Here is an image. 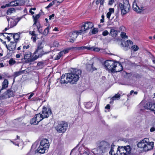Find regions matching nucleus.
<instances>
[{"label": "nucleus", "instance_id": "45", "mask_svg": "<svg viewBox=\"0 0 155 155\" xmlns=\"http://www.w3.org/2000/svg\"><path fill=\"white\" fill-rule=\"evenodd\" d=\"M98 32L97 29L96 28H93L91 31L92 33L93 34H95L97 33Z\"/></svg>", "mask_w": 155, "mask_h": 155}, {"label": "nucleus", "instance_id": "51", "mask_svg": "<svg viewBox=\"0 0 155 155\" xmlns=\"http://www.w3.org/2000/svg\"><path fill=\"white\" fill-rule=\"evenodd\" d=\"M10 7L9 4H6L5 5H2L1 8H5L6 7Z\"/></svg>", "mask_w": 155, "mask_h": 155}, {"label": "nucleus", "instance_id": "62", "mask_svg": "<svg viewBox=\"0 0 155 155\" xmlns=\"http://www.w3.org/2000/svg\"><path fill=\"white\" fill-rule=\"evenodd\" d=\"M21 18L22 17L17 18L16 19L17 22H18L19 21L21 20Z\"/></svg>", "mask_w": 155, "mask_h": 155}, {"label": "nucleus", "instance_id": "37", "mask_svg": "<svg viewBox=\"0 0 155 155\" xmlns=\"http://www.w3.org/2000/svg\"><path fill=\"white\" fill-rule=\"evenodd\" d=\"M120 36L122 39L127 38H128V36L126 35V33L123 32H121L120 34Z\"/></svg>", "mask_w": 155, "mask_h": 155}, {"label": "nucleus", "instance_id": "12", "mask_svg": "<svg viewBox=\"0 0 155 155\" xmlns=\"http://www.w3.org/2000/svg\"><path fill=\"white\" fill-rule=\"evenodd\" d=\"M44 117L41 113L36 114L34 117L31 119L30 121L31 124L36 125L44 119Z\"/></svg>", "mask_w": 155, "mask_h": 155}, {"label": "nucleus", "instance_id": "32", "mask_svg": "<svg viewBox=\"0 0 155 155\" xmlns=\"http://www.w3.org/2000/svg\"><path fill=\"white\" fill-rule=\"evenodd\" d=\"M87 48L86 46H81L80 47H72L71 48H71V49H74L76 50H84L86 49Z\"/></svg>", "mask_w": 155, "mask_h": 155}, {"label": "nucleus", "instance_id": "61", "mask_svg": "<svg viewBox=\"0 0 155 155\" xmlns=\"http://www.w3.org/2000/svg\"><path fill=\"white\" fill-rule=\"evenodd\" d=\"M34 94L31 93L28 98V99H30L34 95Z\"/></svg>", "mask_w": 155, "mask_h": 155}, {"label": "nucleus", "instance_id": "59", "mask_svg": "<svg viewBox=\"0 0 155 155\" xmlns=\"http://www.w3.org/2000/svg\"><path fill=\"white\" fill-rule=\"evenodd\" d=\"M64 0H54V1H57V3H58L59 4L61 3L62 2H63V1Z\"/></svg>", "mask_w": 155, "mask_h": 155}, {"label": "nucleus", "instance_id": "29", "mask_svg": "<svg viewBox=\"0 0 155 155\" xmlns=\"http://www.w3.org/2000/svg\"><path fill=\"white\" fill-rule=\"evenodd\" d=\"M8 82L7 79H5L2 84V89H5L8 86Z\"/></svg>", "mask_w": 155, "mask_h": 155}, {"label": "nucleus", "instance_id": "10", "mask_svg": "<svg viewBox=\"0 0 155 155\" xmlns=\"http://www.w3.org/2000/svg\"><path fill=\"white\" fill-rule=\"evenodd\" d=\"M41 49L37 48L34 52L35 54L34 56L30 59V61H34L38 58L41 57L43 55L47 54L50 51H44L43 50H41Z\"/></svg>", "mask_w": 155, "mask_h": 155}, {"label": "nucleus", "instance_id": "26", "mask_svg": "<svg viewBox=\"0 0 155 155\" xmlns=\"http://www.w3.org/2000/svg\"><path fill=\"white\" fill-rule=\"evenodd\" d=\"M21 33V32H19L16 33H9V35H11V36L13 35V39H19L20 37V35Z\"/></svg>", "mask_w": 155, "mask_h": 155}, {"label": "nucleus", "instance_id": "56", "mask_svg": "<svg viewBox=\"0 0 155 155\" xmlns=\"http://www.w3.org/2000/svg\"><path fill=\"white\" fill-rule=\"evenodd\" d=\"M114 2V0H110L108 2V4L110 5H112Z\"/></svg>", "mask_w": 155, "mask_h": 155}, {"label": "nucleus", "instance_id": "27", "mask_svg": "<svg viewBox=\"0 0 155 155\" xmlns=\"http://www.w3.org/2000/svg\"><path fill=\"white\" fill-rule=\"evenodd\" d=\"M120 94L118 93L116 94L110 99L111 101L110 102V103L111 104V102H113V101L114 100H117L120 99Z\"/></svg>", "mask_w": 155, "mask_h": 155}, {"label": "nucleus", "instance_id": "36", "mask_svg": "<svg viewBox=\"0 0 155 155\" xmlns=\"http://www.w3.org/2000/svg\"><path fill=\"white\" fill-rule=\"evenodd\" d=\"M15 9L14 8H9L7 11V15L10 14L13 12V11L15 12Z\"/></svg>", "mask_w": 155, "mask_h": 155}, {"label": "nucleus", "instance_id": "2", "mask_svg": "<svg viewBox=\"0 0 155 155\" xmlns=\"http://www.w3.org/2000/svg\"><path fill=\"white\" fill-rule=\"evenodd\" d=\"M118 43L121 46L123 49L125 51H127L131 49L134 51H137L139 48L136 45H133V42L130 39L125 41L124 39H117Z\"/></svg>", "mask_w": 155, "mask_h": 155}, {"label": "nucleus", "instance_id": "7", "mask_svg": "<svg viewBox=\"0 0 155 155\" xmlns=\"http://www.w3.org/2000/svg\"><path fill=\"white\" fill-rule=\"evenodd\" d=\"M141 2V0H135L132 4L133 10L138 13L141 12L143 10V6Z\"/></svg>", "mask_w": 155, "mask_h": 155}, {"label": "nucleus", "instance_id": "55", "mask_svg": "<svg viewBox=\"0 0 155 155\" xmlns=\"http://www.w3.org/2000/svg\"><path fill=\"white\" fill-rule=\"evenodd\" d=\"M111 14L110 12H109L107 13V18L109 19L110 18V16L111 15Z\"/></svg>", "mask_w": 155, "mask_h": 155}, {"label": "nucleus", "instance_id": "6", "mask_svg": "<svg viewBox=\"0 0 155 155\" xmlns=\"http://www.w3.org/2000/svg\"><path fill=\"white\" fill-rule=\"evenodd\" d=\"M49 143L47 139H43L41 141L40 145L38 149L35 151V153H44L49 148Z\"/></svg>", "mask_w": 155, "mask_h": 155}, {"label": "nucleus", "instance_id": "47", "mask_svg": "<svg viewBox=\"0 0 155 155\" xmlns=\"http://www.w3.org/2000/svg\"><path fill=\"white\" fill-rule=\"evenodd\" d=\"M59 43L57 41H55L53 43V45H51V47H58V45Z\"/></svg>", "mask_w": 155, "mask_h": 155}, {"label": "nucleus", "instance_id": "50", "mask_svg": "<svg viewBox=\"0 0 155 155\" xmlns=\"http://www.w3.org/2000/svg\"><path fill=\"white\" fill-rule=\"evenodd\" d=\"M109 34V32L107 30L104 31L102 33V35L104 36L107 35Z\"/></svg>", "mask_w": 155, "mask_h": 155}, {"label": "nucleus", "instance_id": "17", "mask_svg": "<svg viewBox=\"0 0 155 155\" xmlns=\"http://www.w3.org/2000/svg\"><path fill=\"white\" fill-rule=\"evenodd\" d=\"M17 90V88L15 86L12 87L11 89H8L6 94L8 97L14 96Z\"/></svg>", "mask_w": 155, "mask_h": 155}, {"label": "nucleus", "instance_id": "48", "mask_svg": "<svg viewBox=\"0 0 155 155\" xmlns=\"http://www.w3.org/2000/svg\"><path fill=\"white\" fill-rule=\"evenodd\" d=\"M16 140V139H15L13 141H12V140H10V141L14 145L18 146H19V143H17L16 142H15V140Z\"/></svg>", "mask_w": 155, "mask_h": 155}, {"label": "nucleus", "instance_id": "35", "mask_svg": "<svg viewBox=\"0 0 155 155\" xmlns=\"http://www.w3.org/2000/svg\"><path fill=\"white\" fill-rule=\"evenodd\" d=\"M87 48L86 49H88L89 50H91L92 51H99V49L97 48H94V47H87Z\"/></svg>", "mask_w": 155, "mask_h": 155}, {"label": "nucleus", "instance_id": "64", "mask_svg": "<svg viewBox=\"0 0 155 155\" xmlns=\"http://www.w3.org/2000/svg\"><path fill=\"white\" fill-rule=\"evenodd\" d=\"M29 12L31 13V15H33L35 13L34 12L32 11L31 9H30L29 10Z\"/></svg>", "mask_w": 155, "mask_h": 155}, {"label": "nucleus", "instance_id": "54", "mask_svg": "<svg viewBox=\"0 0 155 155\" xmlns=\"http://www.w3.org/2000/svg\"><path fill=\"white\" fill-rule=\"evenodd\" d=\"M104 15H102L101 16V22L103 23L104 22Z\"/></svg>", "mask_w": 155, "mask_h": 155}, {"label": "nucleus", "instance_id": "19", "mask_svg": "<svg viewBox=\"0 0 155 155\" xmlns=\"http://www.w3.org/2000/svg\"><path fill=\"white\" fill-rule=\"evenodd\" d=\"M81 34V33H80L79 30L73 31L69 34V39H76L78 35Z\"/></svg>", "mask_w": 155, "mask_h": 155}, {"label": "nucleus", "instance_id": "3", "mask_svg": "<svg viewBox=\"0 0 155 155\" xmlns=\"http://www.w3.org/2000/svg\"><path fill=\"white\" fill-rule=\"evenodd\" d=\"M137 146L143 151H147L153 149L154 142H150L149 139L145 138L138 142Z\"/></svg>", "mask_w": 155, "mask_h": 155}, {"label": "nucleus", "instance_id": "5", "mask_svg": "<svg viewBox=\"0 0 155 155\" xmlns=\"http://www.w3.org/2000/svg\"><path fill=\"white\" fill-rule=\"evenodd\" d=\"M118 8L120 10L121 15L124 16L129 12L131 7L129 1L128 0L124 1L123 3H120Z\"/></svg>", "mask_w": 155, "mask_h": 155}, {"label": "nucleus", "instance_id": "11", "mask_svg": "<svg viewBox=\"0 0 155 155\" xmlns=\"http://www.w3.org/2000/svg\"><path fill=\"white\" fill-rule=\"evenodd\" d=\"M115 62L111 60H107L105 61L104 63L105 68L109 71L114 72V68L115 64Z\"/></svg>", "mask_w": 155, "mask_h": 155}, {"label": "nucleus", "instance_id": "9", "mask_svg": "<svg viewBox=\"0 0 155 155\" xmlns=\"http://www.w3.org/2000/svg\"><path fill=\"white\" fill-rule=\"evenodd\" d=\"M94 26L93 23L90 21L83 23L81 25V29L79 30L80 33H81L82 34L85 33L87 30L91 29Z\"/></svg>", "mask_w": 155, "mask_h": 155}, {"label": "nucleus", "instance_id": "58", "mask_svg": "<svg viewBox=\"0 0 155 155\" xmlns=\"http://www.w3.org/2000/svg\"><path fill=\"white\" fill-rule=\"evenodd\" d=\"M155 130V128L154 127H152L150 129L151 132H153Z\"/></svg>", "mask_w": 155, "mask_h": 155}, {"label": "nucleus", "instance_id": "25", "mask_svg": "<svg viewBox=\"0 0 155 155\" xmlns=\"http://www.w3.org/2000/svg\"><path fill=\"white\" fill-rule=\"evenodd\" d=\"M31 56V53L30 51L28 52L26 54H25L24 58L25 59H27L28 62H32V61H30V59L33 58H30Z\"/></svg>", "mask_w": 155, "mask_h": 155}, {"label": "nucleus", "instance_id": "1", "mask_svg": "<svg viewBox=\"0 0 155 155\" xmlns=\"http://www.w3.org/2000/svg\"><path fill=\"white\" fill-rule=\"evenodd\" d=\"M97 147L94 149L97 154H104L108 151L110 147V145L109 143L105 141H99L97 143Z\"/></svg>", "mask_w": 155, "mask_h": 155}, {"label": "nucleus", "instance_id": "30", "mask_svg": "<svg viewBox=\"0 0 155 155\" xmlns=\"http://www.w3.org/2000/svg\"><path fill=\"white\" fill-rule=\"evenodd\" d=\"M17 5L18 6H22L25 5V0H16Z\"/></svg>", "mask_w": 155, "mask_h": 155}, {"label": "nucleus", "instance_id": "42", "mask_svg": "<svg viewBox=\"0 0 155 155\" xmlns=\"http://www.w3.org/2000/svg\"><path fill=\"white\" fill-rule=\"evenodd\" d=\"M16 62V61L14 60L13 58H11L9 61V64L10 65H13Z\"/></svg>", "mask_w": 155, "mask_h": 155}, {"label": "nucleus", "instance_id": "34", "mask_svg": "<svg viewBox=\"0 0 155 155\" xmlns=\"http://www.w3.org/2000/svg\"><path fill=\"white\" fill-rule=\"evenodd\" d=\"M17 2L16 0L10 2L8 4H9L10 6H18L17 5Z\"/></svg>", "mask_w": 155, "mask_h": 155}, {"label": "nucleus", "instance_id": "20", "mask_svg": "<svg viewBox=\"0 0 155 155\" xmlns=\"http://www.w3.org/2000/svg\"><path fill=\"white\" fill-rule=\"evenodd\" d=\"M113 70L114 72H119L123 70V67L120 63L115 62Z\"/></svg>", "mask_w": 155, "mask_h": 155}, {"label": "nucleus", "instance_id": "38", "mask_svg": "<svg viewBox=\"0 0 155 155\" xmlns=\"http://www.w3.org/2000/svg\"><path fill=\"white\" fill-rule=\"evenodd\" d=\"M49 25L45 29L44 31L43 32V34L44 35H46L49 32Z\"/></svg>", "mask_w": 155, "mask_h": 155}, {"label": "nucleus", "instance_id": "22", "mask_svg": "<svg viewBox=\"0 0 155 155\" xmlns=\"http://www.w3.org/2000/svg\"><path fill=\"white\" fill-rule=\"evenodd\" d=\"M45 45H46V42L44 40L40 39L38 42L37 48L42 49Z\"/></svg>", "mask_w": 155, "mask_h": 155}, {"label": "nucleus", "instance_id": "18", "mask_svg": "<svg viewBox=\"0 0 155 155\" xmlns=\"http://www.w3.org/2000/svg\"><path fill=\"white\" fill-rule=\"evenodd\" d=\"M51 111L50 109L44 107L41 114L42 115L44 118H47L51 114Z\"/></svg>", "mask_w": 155, "mask_h": 155}, {"label": "nucleus", "instance_id": "21", "mask_svg": "<svg viewBox=\"0 0 155 155\" xmlns=\"http://www.w3.org/2000/svg\"><path fill=\"white\" fill-rule=\"evenodd\" d=\"M144 107L147 110H150L152 111H155V103H147L145 105Z\"/></svg>", "mask_w": 155, "mask_h": 155}, {"label": "nucleus", "instance_id": "60", "mask_svg": "<svg viewBox=\"0 0 155 155\" xmlns=\"http://www.w3.org/2000/svg\"><path fill=\"white\" fill-rule=\"evenodd\" d=\"M110 106L109 104H107L105 107V108L106 109H110Z\"/></svg>", "mask_w": 155, "mask_h": 155}, {"label": "nucleus", "instance_id": "53", "mask_svg": "<svg viewBox=\"0 0 155 155\" xmlns=\"http://www.w3.org/2000/svg\"><path fill=\"white\" fill-rule=\"evenodd\" d=\"M55 16V15L54 14H52L51 15H50L49 16V19L51 20L52 19H53L54 18V17Z\"/></svg>", "mask_w": 155, "mask_h": 155}, {"label": "nucleus", "instance_id": "31", "mask_svg": "<svg viewBox=\"0 0 155 155\" xmlns=\"http://www.w3.org/2000/svg\"><path fill=\"white\" fill-rule=\"evenodd\" d=\"M117 31L114 29L110 30V32L111 35L113 37H115L117 35Z\"/></svg>", "mask_w": 155, "mask_h": 155}, {"label": "nucleus", "instance_id": "57", "mask_svg": "<svg viewBox=\"0 0 155 155\" xmlns=\"http://www.w3.org/2000/svg\"><path fill=\"white\" fill-rule=\"evenodd\" d=\"M0 41L2 42V43L4 44V45H5L6 46V47H7V44H6V42L5 41H4L3 40H2V39H0Z\"/></svg>", "mask_w": 155, "mask_h": 155}, {"label": "nucleus", "instance_id": "14", "mask_svg": "<svg viewBox=\"0 0 155 155\" xmlns=\"http://www.w3.org/2000/svg\"><path fill=\"white\" fill-rule=\"evenodd\" d=\"M68 125L66 123L62 122L59 124L56 127V129L58 132L61 133H64L65 132L67 128Z\"/></svg>", "mask_w": 155, "mask_h": 155}, {"label": "nucleus", "instance_id": "63", "mask_svg": "<svg viewBox=\"0 0 155 155\" xmlns=\"http://www.w3.org/2000/svg\"><path fill=\"white\" fill-rule=\"evenodd\" d=\"M134 91L133 90H132L130 91V94H128L127 95L128 96L131 95L133 93H134Z\"/></svg>", "mask_w": 155, "mask_h": 155}, {"label": "nucleus", "instance_id": "16", "mask_svg": "<svg viewBox=\"0 0 155 155\" xmlns=\"http://www.w3.org/2000/svg\"><path fill=\"white\" fill-rule=\"evenodd\" d=\"M40 16V13L36 15L35 17H34V15L33 16V17L34 18V23L33 24V26H34L35 25H36L38 31L39 32L41 33L42 31V29H41V28L42 27L41 25L39 23V24L38 25H36V23L38 21V20Z\"/></svg>", "mask_w": 155, "mask_h": 155}, {"label": "nucleus", "instance_id": "44", "mask_svg": "<svg viewBox=\"0 0 155 155\" xmlns=\"http://www.w3.org/2000/svg\"><path fill=\"white\" fill-rule=\"evenodd\" d=\"M55 3V1H53L52 2L50 3L49 5L46 7V8H50L51 6L53 5Z\"/></svg>", "mask_w": 155, "mask_h": 155}, {"label": "nucleus", "instance_id": "49", "mask_svg": "<svg viewBox=\"0 0 155 155\" xmlns=\"http://www.w3.org/2000/svg\"><path fill=\"white\" fill-rule=\"evenodd\" d=\"M134 77L136 78H141V76L138 74H136L134 75Z\"/></svg>", "mask_w": 155, "mask_h": 155}, {"label": "nucleus", "instance_id": "23", "mask_svg": "<svg viewBox=\"0 0 155 155\" xmlns=\"http://www.w3.org/2000/svg\"><path fill=\"white\" fill-rule=\"evenodd\" d=\"M66 75H62L61 77V78L60 80V82L61 84H67L69 83V79L68 78V74H66Z\"/></svg>", "mask_w": 155, "mask_h": 155}, {"label": "nucleus", "instance_id": "40", "mask_svg": "<svg viewBox=\"0 0 155 155\" xmlns=\"http://www.w3.org/2000/svg\"><path fill=\"white\" fill-rule=\"evenodd\" d=\"M71 50V48H69L64 49L62 51H61V52H62V54H66L69 51Z\"/></svg>", "mask_w": 155, "mask_h": 155}, {"label": "nucleus", "instance_id": "15", "mask_svg": "<svg viewBox=\"0 0 155 155\" xmlns=\"http://www.w3.org/2000/svg\"><path fill=\"white\" fill-rule=\"evenodd\" d=\"M111 146L110 150L109 152L110 155H120L119 150V146L117 148V147L113 144Z\"/></svg>", "mask_w": 155, "mask_h": 155}, {"label": "nucleus", "instance_id": "4", "mask_svg": "<svg viewBox=\"0 0 155 155\" xmlns=\"http://www.w3.org/2000/svg\"><path fill=\"white\" fill-rule=\"evenodd\" d=\"M81 73L80 70L75 69L70 73H68V78L69 79V83L71 84L75 83L79 80Z\"/></svg>", "mask_w": 155, "mask_h": 155}, {"label": "nucleus", "instance_id": "41", "mask_svg": "<svg viewBox=\"0 0 155 155\" xmlns=\"http://www.w3.org/2000/svg\"><path fill=\"white\" fill-rule=\"evenodd\" d=\"M63 55V54H62V52L60 51L58 54L57 57L55 58V60H58L61 57V56Z\"/></svg>", "mask_w": 155, "mask_h": 155}, {"label": "nucleus", "instance_id": "39", "mask_svg": "<svg viewBox=\"0 0 155 155\" xmlns=\"http://www.w3.org/2000/svg\"><path fill=\"white\" fill-rule=\"evenodd\" d=\"M83 155H93L92 153L88 150H86L83 153Z\"/></svg>", "mask_w": 155, "mask_h": 155}, {"label": "nucleus", "instance_id": "24", "mask_svg": "<svg viewBox=\"0 0 155 155\" xmlns=\"http://www.w3.org/2000/svg\"><path fill=\"white\" fill-rule=\"evenodd\" d=\"M91 64L87 63L86 64V68L87 71H93L96 70V68L93 67V62H90Z\"/></svg>", "mask_w": 155, "mask_h": 155}, {"label": "nucleus", "instance_id": "46", "mask_svg": "<svg viewBox=\"0 0 155 155\" xmlns=\"http://www.w3.org/2000/svg\"><path fill=\"white\" fill-rule=\"evenodd\" d=\"M104 0H96V4H99L100 3L101 5H103L104 4Z\"/></svg>", "mask_w": 155, "mask_h": 155}, {"label": "nucleus", "instance_id": "43", "mask_svg": "<svg viewBox=\"0 0 155 155\" xmlns=\"http://www.w3.org/2000/svg\"><path fill=\"white\" fill-rule=\"evenodd\" d=\"M31 35L33 36L31 37V39H36L37 35L35 34V31H33L32 32Z\"/></svg>", "mask_w": 155, "mask_h": 155}, {"label": "nucleus", "instance_id": "13", "mask_svg": "<svg viewBox=\"0 0 155 155\" xmlns=\"http://www.w3.org/2000/svg\"><path fill=\"white\" fill-rule=\"evenodd\" d=\"M11 39H8L7 42L9 43L7 46V48L9 51H14L16 47V44L18 39H13V41H11Z\"/></svg>", "mask_w": 155, "mask_h": 155}, {"label": "nucleus", "instance_id": "8", "mask_svg": "<svg viewBox=\"0 0 155 155\" xmlns=\"http://www.w3.org/2000/svg\"><path fill=\"white\" fill-rule=\"evenodd\" d=\"M132 149L129 145L119 146L120 155H132Z\"/></svg>", "mask_w": 155, "mask_h": 155}, {"label": "nucleus", "instance_id": "33", "mask_svg": "<svg viewBox=\"0 0 155 155\" xmlns=\"http://www.w3.org/2000/svg\"><path fill=\"white\" fill-rule=\"evenodd\" d=\"M24 73L23 71H19L15 72L14 73L13 76L15 78V77L20 75Z\"/></svg>", "mask_w": 155, "mask_h": 155}, {"label": "nucleus", "instance_id": "28", "mask_svg": "<svg viewBox=\"0 0 155 155\" xmlns=\"http://www.w3.org/2000/svg\"><path fill=\"white\" fill-rule=\"evenodd\" d=\"M9 34L6 33H0V37L3 39H10V37L7 35V34L9 35ZM0 39L1 38H0Z\"/></svg>", "mask_w": 155, "mask_h": 155}, {"label": "nucleus", "instance_id": "52", "mask_svg": "<svg viewBox=\"0 0 155 155\" xmlns=\"http://www.w3.org/2000/svg\"><path fill=\"white\" fill-rule=\"evenodd\" d=\"M109 12H110L111 14L114 12V8H110L109 9Z\"/></svg>", "mask_w": 155, "mask_h": 155}]
</instances>
